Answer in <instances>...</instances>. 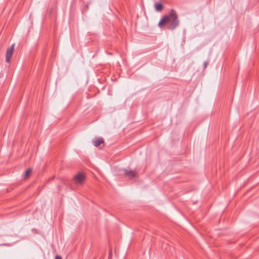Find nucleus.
<instances>
[{"mask_svg": "<svg viewBox=\"0 0 259 259\" xmlns=\"http://www.w3.org/2000/svg\"><path fill=\"white\" fill-rule=\"evenodd\" d=\"M168 22L170 23L167 28L171 30L175 29L179 25L180 21L178 15L174 9H171L168 15L162 17L158 23V26L161 28Z\"/></svg>", "mask_w": 259, "mask_h": 259, "instance_id": "1", "label": "nucleus"}, {"mask_svg": "<svg viewBox=\"0 0 259 259\" xmlns=\"http://www.w3.org/2000/svg\"><path fill=\"white\" fill-rule=\"evenodd\" d=\"M85 176L83 173H78L73 178V182L77 185H82L85 181Z\"/></svg>", "mask_w": 259, "mask_h": 259, "instance_id": "2", "label": "nucleus"}, {"mask_svg": "<svg viewBox=\"0 0 259 259\" xmlns=\"http://www.w3.org/2000/svg\"><path fill=\"white\" fill-rule=\"evenodd\" d=\"M14 47H15V45L13 44L10 47H9L7 50L6 54V59L7 62L9 63L10 62L11 58L12 57V56L13 54V52L14 50Z\"/></svg>", "mask_w": 259, "mask_h": 259, "instance_id": "3", "label": "nucleus"}, {"mask_svg": "<svg viewBox=\"0 0 259 259\" xmlns=\"http://www.w3.org/2000/svg\"><path fill=\"white\" fill-rule=\"evenodd\" d=\"M124 174L130 179L138 177V173L136 170L124 169Z\"/></svg>", "mask_w": 259, "mask_h": 259, "instance_id": "4", "label": "nucleus"}, {"mask_svg": "<svg viewBox=\"0 0 259 259\" xmlns=\"http://www.w3.org/2000/svg\"><path fill=\"white\" fill-rule=\"evenodd\" d=\"M93 143L94 145L97 147L104 143V139L102 138H96L93 140Z\"/></svg>", "mask_w": 259, "mask_h": 259, "instance_id": "5", "label": "nucleus"}, {"mask_svg": "<svg viewBox=\"0 0 259 259\" xmlns=\"http://www.w3.org/2000/svg\"><path fill=\"white\" fill-rule=\"evenodd\" d=\"M155 9L157 12H161L163 8V6L161 3H156L154 5Z\"/></svg>", "mask_w": 259, "mask_h": 259, "instance_id": "6", "label": "nucleus"}, {"mask_svg": "<svg viewBox=\"0 0 259 259\" xmlns=\"http://www.w3.org/2000/svg\"><path fill=\"white\" fill-rule=\"evenodd\" d=\"M31 172H32V169L31 168H28L25 172L24 178H26L27 177H28L30 175V174L31 173Z\"/></svg>", "mask_w": 259, "mask_h": 259, "instance_id": "7", "label": "nucleus"}, {"mask_svg": "<svg viewBox=\"0 0 259 259\" xmlns=\"http://www.w3.org/2000/svg\"><path fill=\"white\" fill-rule=\"evenodd\" d=\"M208 62L207 61L204 62V63H203V68H204V69L206 68L207 65H208Z\"/></svg>", "mask_w": 259, "mask_h": 259, "instance_id": "8", "label": "nucleus"}, {"mask_svg": "<svg viewBox=\"0 0 259 259\" xmlns=\"http://www.w3.org/2000/svg\"><path fill=\"white\" fill-rule=\"evenodd\" d=\"M55 259H62V257L60 256L57 255L55 256Z\"/></svg>", "mask_w": 259, "mask_h": 259, "instance_id": "9", "label": "nucleus"}, {"mask_svg": "<svg viewBox=\"0 0 259 259\" xmlns=\"http://www.w3.org/2000/svg\"><path fill=\"white\" fill-rule=\"evenodd\" d=\"M111 256H112V252H111V251H110L109 252V258H110V257H111Z\"/></svg>", "mask_w": 259, "mask_h": 259, "instance_id": "10", "label": "nucleus"}]
</instances>
